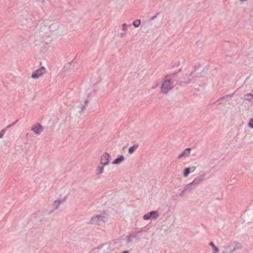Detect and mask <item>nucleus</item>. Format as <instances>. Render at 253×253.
Here are the masks:
<instances>
[{
  "mask_svg": "<svg viewBox=\"0 0 253 253\" xmlns=\"http://www.w3.org/2000/svg\"><path fill=\"white\" fill-rule=\"evenodd\" d=\"M86 109V106L85 105H82L81 107V111L80 112V113H81L82 112H83V111H84Z\"/></svg>",
  "mask_w": 253,
  "mask_h": 253,
  "instance_id": "cd10ccee",
  "label": "nucleus"
},
{
  "mask_svg": "<svg viewBox=\"0 0 253 253\" xmlns=\"http://www.w3.org/2000/svg\"><path fill=\"white\" fill-rule=\"evenodd\" d=\"M198 67H196L194 70L189 74H185L181 78L180 84L182 85V84H188L191 82H193L195 81L196 78L200 77V74L198 75H195L196 71L198 70Z\"/></svg>",
  "mask_w": 253,
  "mask_h": 253,
  "instance_id": "f03ea898",
  "label": "nucleus"
},
{
  "mask_svg": "<svg viewBox=\"0 0 253 253\" xmlns=\"http://www.w3.org/2000/svg\"><path fill=\"white\" fill-rule=\"evenodd\" d=\"M149 214H150L151 218L154 219H156L159 216L158 212L157 211H151L149 212Z\"/></svg>",
  "mask_w": 253,
  "mask_h": 253,
  "instance_id": "2eb2a0df",
  "label": "nucleus"
},
{
  "mask_svg": "<svg viewBox=\"0 0 253 253\" xmlns=\"http://www.w3.org/2000/svg\"><path fill=\"white\" fill-rule=\"evenodd\" d=\"M235 93V92H234L232 94L227 95V96L228 97V99H229L230 98L233 97V95H234Z\"/></svg>",
  "mask_w": 253,
  "mask_h": 253,
  "instance_id": "473e14b6",
  "label": "nucleus"
},
{
  "mask_svg": "<svg viewBox=\"0 0 253 253\" xmlns=\"http://www.w3.org/2000/svg\"><path fill=\"white\" fill-rule=\"evenodd\" d=\"M190 169V172H194L196 169V167H192L191 168H189Z\"/></svg>",
  "mask_w": 253,
  "mask_h": 253,
  "instance_id": "7c9ffc66",
  "label": "nucleus"
},
{
  "mask_svg": "<svg viewBox=\"0 0 253 253\" xmlns=\"http://www.w3.org/2000/svg\"><path fill=\"white\" fill-rule=\"evenodd\" d=\"M209 245L211 246L214 250V252L212 253H218L219 252L218 248L213 244V242H210L209 243Z\"/></svg>",
  "mask_w": 253,
  "mask_h": 253,
  "instance_id": "dca6fc26",
  "label": "nucleus"
},
{
  "mask_svg": "<svg viewBox=\"0 0 253 253\" xmlns=\"http://www.w3.org/2000/svg\"><path fill=\"white\" fill-rule=\"evenodd\" d=\"M177 72L165 75V79L162 82L161 86V91L167 94L174 87V80Z\"/></svg>",
  "mask_w": 253,
  "mask_h": 253,
  "instance_id": "f257e3e1",
  "label": "nucleus"
},
{
  "mask_svg": "<svg viewBox=\"0 0 253 253\" xmlns=\"http://www.w3.org/2000/svg\"><path fill=\"white\" fill-rule=\"evenodd\" d=\"M126 34V32H124L123 33H121V34H120V36L121 38H123V37H124L125 36Z\"/></svg>",
  "mask_w": 253,
  "mask_h": 253,
  "instance_id": "72a5a7b5",
  "label": "nucleus"
},
{
  "mask_svg": "<svg viewBox=\"0 0 253 253\" xmlns=\"http://www.w3.org/2000/svg\"><path fill=\"white\" fill-rule=\"evenodd\" d=\"M31 130L33 131L36 134L40 135L43 130V127L40 124H37L36 126H34Z\"/></svg>",
  "mask_w": 253,
  "mask_h": 253,
  "instance_id": "6e6552de",
  "label": "nucleus"
},
{
  "mask_svg": "<svg viewBox=\"0 0 253 253\" xmlns=\"http://www.w3.org/2000/svg\"><path fill=\"white\" fill-rule=\"evenodd\" d=\"M222 253H229L228 252V251L227 250H226V249H225V248H224V250L222 252Z\"/></svg>",
  "mask_w": 253,
  "mask_h": 253,
  "instance_id": "f704fd0d",
  "label": "nucleus"
},
{
  "mask_svg": "<svg viewBox=\"0 0 253 253\" xmlns=\"http://www.w3.org/2000/svg\"><path fill=\"white\" fill-rule=\"evenodd\" d=\"M253 98V94L252 93H247L246 94L244 95V99L248 100V101H251Z\"/></svg>",
  "mask_w": 253,
  "mask_h": 253,
  "instance_id": "a211bd4d",
  "label": "nucleus"
},
{
  "mask_svg": "<svg viewBox=\"0 0 253 253\" xmlns=\"http://www.w3.org/2000/svg\"><path fill=\"white\" fill-rule=\"evenodd\" d=\"M195 188V187H194V186L193 185V184H192V183L191 182L190 183L187 184L185 186L184 189H185V191H186V192H191Z\"/></svg>",
  "mask_w": 253,
  "mask_h": 253,
  "instance_id": "4468645a",
  "label": "nucleus"
},
{
  "mask_svg": "<svg viewBox=\"0 0 253 253\" xmlns=\"http://www.w3.org/2000/svg\"><path fill=\"white\" fill-rule=\"evenodd\" d=\"M105 166L102 165H99L96 169L95 172L97 175H100L102 174L104 172V169Z\"/></svg>",
  "mask_w": 253,
  "mask_h": 253,
  "instance_id": "9b49d317",
  "label": "nucleus"
},
{
  "mask_svg": "<svg viewBox=\"0 0 253 253\" xmlns=\"http://www.w3.org/2000/svg\"><path fill=\"white\" fill-rule=\"evenodd\" d=\"M84 105H85V106L86 107V106L87 105V104L88 103V100L86 99L84 102Z\"/></svg>",
  "mask_w": 253,
  "mask_h": 253,
  "instance_id": "c9c22d12",
  "label": "nucleus"
},
{
  "mask_svg": "<svg viewBox=\"0 0 253 253\" xmlns=\"http://www.w3.org/2000/svg\"><path fill=\"white\" fill-rule=\"evenodd\" d=\"M125 160V157L123 155H120L119 157L115 159L112 162L114 165L119 164Z\"/></svg>",
  "mask_w": 253,
  "mask_h": 253,
  "instance_id": "f8f14e48",
  "label": "nucleus"
},
{
  "mask_svg": "<svg viewBox=\"0 0 253 253\" xmlns=\"http://www.w3.org/2000/svg\"><path fill=\"white\" fill-rule=\"evenodd\" d=\"M205 176L206 174H203L196 177L191 182L192 184H193L195 188L197 187L205 179Z\"/></svg>",
  "mask_w": 253,
  "mask_h": 253,
  "instance_id": "0eeeda50",
  "label": "nucleus"
},
{
  "mask_svg": "<svg viewBox=\"0 0 253 253\" xmlns=\"http://www.w3.org/2000/svg\"><path fill=\"white\" fill-rule=\"evenodd\" d=\"M98 249L100 250V253H111L110 246L107 244L102 245Z\"/></svg>",
  "mask_w": 253,
  "mask_h": 253,
  "instance_id": "1a4fd4ad",
  "label": "nucleus"
},
{
  "mask_svg": "<svg viewBox=\"0 0 253 253\" xmlns=\"http://www.w3.org/2000/svg\"><path fill=\"white\" fill-rule=\"evenodd\" d=\"M18 121V120H16L13 123L11 124V125H9L7 126L6 128L10 127L11 126H12L14 125H15Z\"/></svg>",
  "mask_w": 253,
  "mask_h": 253,
  "instance_id": "c756f323",
  "label": "nucleus"
},
{
  "mask_svg": "<svg viewBox=\"0 0 253 253\" xmlns=\"http://www.w3.org/2000/svg\"><path fill=\"white\" fill-rule=\"evenodd\" d=\"M248 126L250 128H253V118L250 120Z\"/></svg>",
  "mask_w": 253,
  "mask_h": 253,
  "instance_id": "393cba45",
  "label": "nucleus"
},
{
  "mask_svg": "<svg viewBox=\"0 0 253 253\" xmlns=\"http://www.w3.org/2000/svg\"><path fill=\"white\" fill-rule=\"evenodd\" d=\"M127 26L126 24H125V23H124L123 24V25H122V30H123V31L124 32H126V30H127Z\"/></svg>",
  "mask_w": 253,
  "mask_h": 253,
  "instance_id": "bb28decb",
  "label": "nucleus"
},
{
  "mask_svg": "<svg viewBox=\"0 0 253 253\" xmlns=\"http://www.w3.org/2000/svg\"><path fill=\"white\" fill-rule=\"evenodd\" d=\"M136 235H129L127 237V239L126 240V242L127 243H130L132 241V238H136Z\"/></svg>",
  "mask_w": 253,
  "mask_h": 253,
  "instance_id": "4be33fe9",
  "label": "nucleus"
},
{
  "mask_svg": "<svg viewBox=\"0 0 253 253\" xmlns=\"http://www.w3.org/2000/svg\"><path fill=\"white\" fill-rule=\"evenodd\" d=\"M140 20L137 19L133 22L132 24L134 27L137 28L140 25Z\"/></svg>",
  "mask_w": 253,
  "mask_h": 253,
  "instance_id": "aec40b11",
  "label": "nucleus"
},
{
  "mask_svg": "<svg viewBox=\"0 0 253 253\" xmlns=\"http://www.w3.org/2000/svg\"><path fill=\"white\" fill-rule=\"evenodd\" d=\"M225 249L228 251L229 253H233L237 250L241 249L242 246L241 244L237 241H234L232 243L225 247Z\"/></svg>",
  "mask_w": 253,
  "mask_h": 253,
  "instance_id": "20e7f679",
  "label": "nucleus"
},
{
  "mask_svg": "<svg viewBox=\"0 0 253 253\" xmlns=\"http://www.w3.org/2000/svg\"><path fill=\"white\" fill-rule=\"evenodd\" d=\"M229 100V99L227 95L221 97L215 101L218 105L221 104L223 102H226Z\"/></svg>",
  "mask_w": 253,
  "mask_h": 253,
  "instance_id": "ddd939ff",
  "label": "nucleus"
},
{
  "mask_svg": "<svg viewBox=\"0 0 253 253\" xmlns=\"http://www.w3.org/2000/svg\"><path fill=\"white\" fill-rule=\"evenodd\" d=\"M159 14V13H157L155 16H152V17L150 18V20H153L157 18V16H158Z\"/></svg>",
  "mask_w": 253,
  "mask_h": 253,
  "instance_id": "2f4dec72",
  "label": "nucleus"
},
{
  "mask_svg": "<svg viewBox=\"0 0 253 253\" xmlns=\"http://www.w3.org/2000/svg\"><path fill=\"white\" fill-rule=\"evenodd\" d=\"M143 218L144 220H148L151 218V216L150 214H149V212L144 214L143 216Z\"/></svg>",
  "mask_w": 253,
  "mask_h": 253,
  "instance_id": "b1692460",
  "label": "nucleus"
},
{
  "mask_svg": "<svg viewBox=\"0 0 253 253\" xmlns=\"http://www.w3.org/2000/svg\"><path fill=\"white\" fill-rule=\"evenodd\" d=\"M191 151V148H187L184 150L177 157L178 159H181L184 157H188L190 155Z\"/></svg>",
  "mask_w": 253,
  "mask_h": 253,
  "instance_id": "9d476101",
  "label": "nucleus"
},
{
  "mask_svg": "<svg viewBox=\"0 0 253 253\" xmlns=\"http://www.w3.org/2000/svg\"><path fill=\"white\" fill-rule=\"evenodd\" d=\"M138 146L137 144H135L129 147L128 149V153L130 154L133 153L137 148Z\"/></svg>",
  "mask_w": 253,
  "mask_h": 253,
  "instance_id": "f3484780",
  "label": "nucleus"
},
{
  "mask_svg": "<svg viewBox=\"0 0 253 253\" xmlns=\"http://www.w3.org/2000/svg\"><path fill=\"white\" fill-rule=\"evenodd\" d=\"M67 199V196H65L63 199H60V200H57V202L59 203V205L61 204H62L64 203Z\"/></svg>",
  "mask_w": 253,
  "mask_h": 253,
  "instance_id": "5701e85b",
  "label": "nucleus"
},
{
  "mask_svg": "<svg viewBox=\"0 0 253 253\" xmlns=\"http://www.w3.org/2000/svg\"><path fill=\"white\" fill-rule=\"evenodd\" d=\"M186 192V191H185V189H184L183 190H182L181 191V193L179 194V196L180 197H183L185 195Z\"/></svg>",
  "mask_w": 253,
  "mask_h": 253,
  "instance_id": "c85d7f7f",
  "label": "nucleus"
},
{
  "mask_svg": "<svg viewBox=\"0 0 253 253\" xmlns=\"http://www.w3.org/2000/svg\"><path fill=\"white\" fill-rule=\"evenodd\" d=\"M46 72V69L44 67H41L40 68L35 70L32 74L31 78L34 79H37L41 77Z\"/></svg>",
  "mask_w": 253,
  "mask_h": 253,
  "instance_id": "39448f33",
  "label": "nucleus"
},
{
  "mask_svg": "<svg viewBox=\"0 0 253 253\" xmlns=\"http://www.w3.org/2000/svg\"><path fill=\"white\" fill-rule=\"evenodd\" d=\"M5 129H2L0 131V138H2L4 133L5 132Z\"/></svg>",
  "mask_w": 253,
  "mask_h": 253,
  "instance_id": "a878e982",
  "label": "nucleus"
},
{
  "mask_svg": "<svg viewBox=\"0 0 253 253\" xmlns=\"http://www.w3.org/2000/svg\"><path fill=\"white\" fill-rule=\"evenodd\" d=\"M246 0H240V1H241V2H244V1H245Z\"/></svg>",
  "mask_w": 253,
  "mask_h": 253,
  "instance_id": "4c0bfd02",
  "label": "nucleus"
},
{
  "mask_svg": "<svg viewBox=\"0 0 253 253\" xmlns=\"http://www.w3.org/2000/svg\"><path fill=\"white\" fill-rule=\"evenodd\" d=\"M110 160V155L105 152L101 156L100 164L106 166L109 164Z\"/></svg>",
  "mask_w": 253,
  "mask_h": 253,
  "instance_id": "423d86ee",
  "label": "nucleus"
},
{
  "mask_svg": "<svg viewBox=\"0 0 253 253\" xmlns=\"http://www.w3.org/2000/svg\"><path fill=\"white\" fill-rule=\"evenodd\" d=\"M107 218V214L103 213L102 214L96 215L91 218L89 223L94 225H102L105 223Z\"/></svg>",
  "mask_w": 253,
  "mask_h": 253,
  "instance_id": "7ed1b4c3",
  "label": "nucleus"
},
{
  "mask_svg": "<svg viewBox=\"0 0 253 253\" xmlns=\"http://www.w3.org/2000/svg\"><path fill=\"white\" fill-rule=\"evenodd\" d=\"M121 253H129V252L127 251H124V252H122Z\"/></svg>",
  "mask_w": 253,
  "mask_h": 253,
  "instance_id": "e433bc0d",
  "label": "nucleus"
},
{
  "mask_svg": "<svg viewBox=\"0 0 253 253\" xmlns=\"http://www.w3.org/2000/svg\"><path fill=\"white\" fill-rule=\"evenodd\" d=\"M190 169L189 168H186L184 169L183 171V176L186 177L188 174L190 173Z\"/></svg>",
  "mask_w": 253,
  "mask_h": 253,
  "instance_id": "6ab92c4d",
  "label": "nucleus"
},
{
  "mask_svg": "<svg viewBox=\"0 0 253 253\" xmlns=\"http://www.w3.org/2000/svg\"><path fill=\"white\" fill-rule=\"evenodd\" d=\"M60 205L57 202V200H55L53 202L52 204V207L54 208V210H57L59 208Z\"/></svg>",
  "mask_w": 253,
  "mask_h": 253,
  "instance_id": "412c9836",
  "label": "nucleus"
}]
</instances>
